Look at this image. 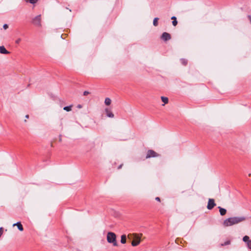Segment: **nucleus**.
Here are the masks:
<instances>
[{
    "instance_id": "19",
    "label": "nucleus",
    "mask_w": 251,
    "mask_h": 251,
    "mask_svg": "<svg viewBox=\"0 0 251 251\" xmlns=\"http://www.w3.org/2000/svg\"><path fill=\"white\" fill-rule=\"evenodd\" d=\"M172 24L174 26H176L177 24V21L176 20L172 21Z\"/></svg>"
},
{
    "instance_id": "11",
    "label": "nucleus",
    "mask_w": 251,
    "mask_h": 251,
    "mask_svg": "<svg viewBox=\"0 0 251 251\" xmlns=\"http://www.w3.org/2000/svg\"><path fill=\"white\" fill-rule=\"evenodd\" d=\"M219 209V211L221 216L225 215L226 213V210L225 208H222L220 206L218 207Z\"/></svg>"
},
{
    "instance_id": "34",
    "label": "nucleus",
    "mask_w": 251,
    "mask_h": 251,
    "mask_svg": "<svg viewBox=\"0 0 251 251\" xmlns=\"http://www.w3.org/2000/svg\"><path fill=\"white\" fill-rule=\"evenodd\" d=\"M59 141H61V138H60Z\"/></svg>"
},
{
    "instance_id": "20",
    "label": "nucleus",
    "mask_w": 251,
    "mask_h": 251,
    "mask_svg": "<svg viewBox=\"0 0 251 251\" xmlns=\"http://www.w3.org/2000/svg\"><path fill=\"white\" fill-rule=\"evenodd\" d=\"M153 25L155 26L157 25V17L153 19Z\"/></svg>"
},
{
    "instance_id": "17",
    "label": "nucleus",
    "mask_w": 251,
    "mask_h": 251,
    "mask_svg": "<svg viewBox=\"0 0 251 251\" xmlns=\"http://www.w3.org/2000/svg\"><path fill=\"white\" fill-rule=\"evenodd\" d=\"M72 105H69V106H65L64 108H63V109L64 110H66V111H70L72 109Z\"/></svg>"
},
{
    "instance_id": "7",
    "label": "nucleus",
    "mask_w": 251,
    "mask_h": 251,
    "mask_svg": "<svg viewBox=\"0 0 251 251\" xmlns=\"http://www.w3.org/2000/svg\"><path fill=\"white\" fill-rule=\"evenodd\" d=\"M156 155V152L152 150H149L147 152L146 158H149L151 157H155Z\"/></svg>"
},
{
    "instance_id": "32",
    "label": "nucleus",
    "mask_w": 251,
    "mask_h": 251,
    "mask_svg": "<svg viewBox=\"0 0 251 251\" xmlns=\"http://www.w3.org/2000/svg\"><path fill=\"white\" fill-rule=\"evenodd\" d=\"M129 239H133V236H131V238H128Z\"/></svg>"
},
{
    "instance_id": "8",
    "label": "nucleus",
    "mask_w": 251,
    "mask_h": 251,
    "mask_svg": "<svg viewBox=\"0 0 251 251\" xmlns=\"http://www.w3.org/2000/svg\"><path fill=\"white\" fill-rule=\"evenodd\" d=\"M0 53L6 54L10 53V52L7 51L4 46H0Z\"/></svg>"
},
{
    "instance_id": "29",
    "label": "nucleus",
    "mask_w": 251,
    "mask_h": 251,
    "mask_svg": "<svg viewBox=\"0 0 251 251\" xmlns=\"http://www.w3.org/2000/svg\"><path fill=\"white\" fill-rule=\"evenodd\" d=\"M248 18H249V19L250 20V23H251V16L249 15V16H248Z\"/></svg>"
},
{
    "instance_id": "10",
    "label": "nucleus",
    "mask_w": 251,
    "mask_h": 251,
    "mask_svg": "<svg viewBox=\"0 0 251 251\" xmlns=\"http://www.w3.org/2000/svg\"><path fill=\"white\" fill-rule=\"evenodd\" d=\"M17 226L18 228L20 231H23L24 230L22 225L20 222H17V223L14 224L13 226Z\"/></svg>"
},
{
    "instance_id": "27",
    "label": "nucleus",
    "mask_w": 251,
    "mask_h": 251,
    "mask_svg": "<svg viewBox=\"0 0 251 251\" xmlns=\"http://www.w3.org/2000/svg\"><path fill=\"white\" fill-rule=\"evenodd\" d=\"M171 19H172V20H173V21H174V20H176V18L175 16H173V17L171 18Z\"/></svg>"
},
{
    "instance_id": "3",
    "label": "nucleus",
    "mask_w": 251,
    "mask_h": 251,
    "mask_svg": "<svg viewBox=\"0 0 251 251\" xmlns=\"http://www.w3.org/2000/svg\"><path fill=\"white\" fill-rule=\"evenodd\" d=\"M133 236V240L131 242V245L133 247L138 246L140 243V237L137 234H130L127 235L128 238H131V236Z\"/></svg>"
},
{
    "instance_id": "21",
    "label": "nucleus",
    "mask_w": 251,
    "mask_h": 251,
    "mask_svg": "<svg viewBox=\"0 0 251 251\" xmlns=\"http://www.w3.org/2000/svg\"><path fill=\"white\" fill-rule=\"evenodd\" d=\"M37 0H29V2L30 3L34 4V3H35L37 1Z\"/></svg>"
},
{
    "instance_id": "13",
    "label": "nucleus",
    "mask_w": 251,
    "mask_h": 251,
    "mask_svg": "<svg viewBox=\"0 0 251 251\" xmlns=\"http://www.w3.org/2000/svg\"><path fill=\"white\" fill-rule=\"evenodd\" d=\"M126 242V236L123 234L121 236V242L122 244H125Z\"/></svg>"
},
{
    "instance_id": "33",
    "label": "nucleus",
    "mask_w": 251,
    "mask_h": 251,
    "mask_svg": "<svg viewBox=\"0 0 251 251\" xmlns=\"http://www.w3.org/2000/svg\"><path fill=\"white\" fill-rule=\"evenodd\" d=\"M158 201H160V199L158 197Z\"/></svg>"
},
{
    "instance_id": "12",
    "label": "nucleus",
    "mask_w": 251,
    "mask_h": 251,
    "mask_svg": "<svg viewBox=\"0 0 251 251\" xmlns=\"http://www.w3.org/2000/svg\"><path fill=\"white\" fill-rule=\"evenodd\" d=\"M230 243H231V241H230V240H227L225 242H224L223 243H221L219 245V247H223V246H227V245H230Z\"/></svg>"
},
{
    "instance_id": "1",
    "label": "nucleus",
    "mask_w": 251,
    "mask_h": 251,
    "mask_svg": "<svg viewBox=\"0 0 251 251\" xmlns=\"http://www.w3.org/2000/svg\"><path fill=\"white\" fill-rule=\"evenodd\" d=\"M245 220L246 218L244 217H230L224 220L223 225L225 227L237 224Z\"/></svg>"
},
{
    "instance_id": "6",
    "label": "nucleus",
    "mask_w": 251,
    "mask_h": 251,
    "mask_svg": "<svg viewBox=\"0 0 251 251\" xmlns=\"http://www.w3.org/2000/svg\"><path fill=\"white\" fill-rule=\"evenodd\" d=\"M215 205L216 203H215L214 200L212 199H209L208 201L207 208L209 210H211L213 208Z\"/></svg>"
},
{
    "instance_id": "14",
    "label": "nucleus",
    "mask_w": 251,
    "mask_h": 251,
    "mask_svg": "<svg viewBox=\"0 0 251 251\" xmlns=\"http://www.w3.org/2000/svg\"><path fill=\"white\" fill-rule=\"evenodd\" d=\"M161 99L162 102L164 103L162 104V105H164L165 104L168 103L169 100H168V98L167 97H161Z\"/></svg>"
},
{
    "instance_id": "4",
    "label": "nucleus",
    "mask_w": 251,
    "mask_h": 251,
    "mask_svg": "<svg viewBox=\"0 0 251 251\" xmlns=\"http://www.w3.org/2000/svg\"><path fill=\"white\" fill-rule=\"evenodd\" d=\"M41 16L39 15L32 19V23L37 26H41Z\"/></svg>"
},
{
    "instance_id": "18",
    "label": "nucleus",
    "mask_w": 251,
    "mask_h": 251,
    "mask_svg": "<svg viewBox=\"0 0 251 251\" xmlns=\"http://www.w3.org/2000/svg\"><path fill=\"white\" fill-rule=\"evenodd\" d=\"M180 62L181 64L184 66L186 65L187 64V60L184 58L181 59Z\"/></svg>"
},
{
    "instance_id": "16",
    "label": "nucleus",
    "mask_w": 251,
    "mask_h": 251,
    "mask_svg": "<svg viewBox=\"0 0 251 251\" xmlns=\"http://www.w3.org/2000/svg\"><path fill=\"white\" fill-rule=\"evenodd\" d=\"M111 100L109 98H107L105 99L104 103L106 105H109L111 104Z\"/></svg>"
},
{
    "instance_id": "9",
    "label": "nucleus",
    "mask_w": 251,
    "mask_h": 251,
    "mask_svg": "<svg viewBox=\"0 0 251 251\" xmlns=\"http://www.w3.org/2000/svg\"><path fill=\"white\" fill-rule=\"evenodd\" d=\"M105 113L106 114V116L108 117H109V118H113L114 115V114H113V113L110 111L109 110L108 108H106L105 109Z\"/></svg>"
},
{
    "instance_id": "15",
    "label": "nucleus",
    "mask_w": 251,
    "mask_h": 251,
    "mask_svg": "<svg viewBox=\"0 0 251 251\" xmlns=\"http://www.w3.org/2000/svg\"><path fill=\"white\" fill-rule=\"evenodd\" d=\"M243 241L247 243V246H248V243H249V242L251 241V240H250L249 237L247 235L243 237Z\"/></svg>"
},
{
    "instance_id": "28",
    "label": "nucleus",
    "mask_w": 251,
    "mask_h": 251,
    "mask_svg": "<svg viewBox=\"0 0 251 251\" xmlns=\"http://www.w3.org/2000/svg\"><path fill=\"white\" fill-rule=\"evenodd\" d=\"M123 166V164H121L120 166H119V167H118V169H120L122 168Z\"/></svg>"
},
{
    "instance_id": "25",
    "label": "nucleus",
    "mask_w": 251,
    "mask_h": 251,
    "mask_svg": "<svg viewBox=\"0 0 251 251\" xmlns=\"http://www.w3.org/2000/svg\"><path fill=\"white\" fill-rule=\"evenodd\" d=\"M248 247L249 249L251 250V241H250L249 243H248Z\"/></svg>"
},
{
    "instance_id": "26",
    "label": "nucleus",
    "mask_w": 251,
    "mask_h": 251,
    "mask_svg": "<svg viewBox=\"0 0 251 251\" xmlns=\"http://www.w3.org/2000/svg\"><path fill=\"white\" fill-rule=\"evenodd\" d=\"M21 41V39H17L16 41V43L17 44H19L20 43V42Z\"/></svg>"
},
{
    "instance_id": "22",
    "label": "nucleus",
    "mask_w": 251,
    "mask_h": 251,
    "mask_svg": "<svg viewBox=\"0 0 251 251\" xmlns=\"http://www.w3.org/2000/svg\"><path fill=\"white\" fill-rule=\"evenodd\" d=\"M3 28H4V29L6 30L8 28V25L7 24H4L3 25Z\"/></svg>"
},
{
    "instance_id": "31",
    "label": "nucleus",
    "mask_w": 251,
    "mask_h": 251,
    "mask_svg": "<svg viewBox=\"0 0 251 251\" xmlns=\"http://www.w3.org/2000/svg\"><path fill=\"white\" fill-rule=\"evenodd\" d=\"M25 118L28 119L29 118V115H25Z\"/></svg>"
},
{
    "instance_id": "30",
    "label": "nucleus",
    "mask_w": 251,
    "mask_h": 251,
    "mask_svg": "<svg viewBox=\"0 0 251 251\" xmlns=\"http://www.w3.org/2000/svg\"><path fill=\"white\" fill-rule=\"evenodd\" d=\"M77 107L78 108H81L82 107V106L81 105L79 104V105H77Z\"/></svg>"
},
{
    "instance_id": "2",
    "label": "nucleus",
    "mask_w": 251,
    "mask_h": 251,
    "mask_svg": "<svg viewBox=\"0 0 251 251\" xmlns=\"http://www.w3.org/2000/svg\"><path fill=\"white\" fill-rule=\"evenodd\" d=\"M107 241L108 243L112 244L113 246H118L116 240V235L114 232H108L107 234Z\"/></svg>"
},
{
    "instance_id": "5",
    "label": "nucleus",
    "mask_w": 251,
    "mask_h": 251,
    "mask_svg": "<svg viewBox=\"0 0 251 251\" xmlns=\"http://www.w3.org/2000/svg\"><path fill=\"white\" fill-rule=\"evenodd\" d=\"M160 38L164 41L166 42L171 39V36L169 33L164 32L161 36Z\"/></svg>"
},
{
    "instance_id": "24",
    "label": "nucleus",
    "mask_w": 251,
    "mask_h": 251,
    "mask_svg": "<svg viewBox=\"0 0 251 251\" xmlns=\"http://www.w3.org/2000/svg\"><path fill=\"white\" fill-rule=\"evenodd\" d=\"M89 94V92L88 91H85L83 92L84 96H86V95H88Z\"/></svg>"
},
{
    "instance_id": "23",
    "label": "nucleus",
    "mask_w": 251,
    "mask_h": 251,
    "mask_svg": "<svg viewBox=\"0 0 251 251\" xmlns=\"http://www.w3.org/2000/svg\"><path fill=\"white\" fill-rule=\"evenodd\" d=\"M2 233H3V228L0 227V237H1V235L2 234Z\"/></svg>"
}]
</instances>
